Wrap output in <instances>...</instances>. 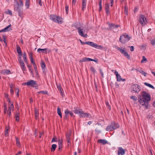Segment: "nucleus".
<instances>
[{"label":"nucleus","mask_w":155,"mask_h":155,"mask_svg":"<svg viewBox=\"0 0 155 155\" xmlns=\"http://www.w3.org/2000/svg\"><path fill=\"white\" fill-rule=\"evenodd\" d=\"M116 49L120 51L121 53L124 55L128 59H130V56L129 55L128 53L126 51V49L125 48L123 49H122L121 48L116 47Z\"/></svg>","instance_id":"3"},{"label":"nucleus","mask_w":155,"mask_h":155,"mask_svg":"<svg viewBox=\"0 0 155 155\" xmlns=\"http://www.w3.org/2000/svg\"><path fill=\"white\" fill-rule=\"evenodd\" d=\"M90 70L93 73H94L96 72V71L93 67H91L90 68Z\"/></svg>","instance_id":"41"},{"label":"nucleus","mask_w":155,"mask_h":155,"mask_svg":"<svg viewBox=\"0 0 155 155\" xmlns=\"http://www.w3.org/2000/svg\"><path fill=\"white\" fill-rule=\"evenodd\" d=\"M17 51L18 53V54H19L20 55H21L22 54L21 49L20 47L19 46H17Z\"/></svg>","instance_id":"25"},{"label":"nucleus","mask_w":155,"mask_h":155,"mask_svg":"<svg viewBox=\"0 0 155 155\" xmlns=\"http://www.w3.org/2000/svg\"><path fill=\"white\" fill-rule=\"evenodd\" d=\"M116 77L117 80L118 81H125L126 80L125 79H122L120 74H118L117 76H116Z\"/></svg>","instance_id":"20"},{"label":"nucleus","mask_w":155,"mask_h":155,"mask_svg":"<svg viewBox=\"0 0 155 155\" xmlns=\"http://www.w3.org/2000/svg\"><path fill=\"white\" fill-rule=\"evenodd\" d=\"M20 65L22 70L23 71H25V66L24 63L22 64H20Z\"/></svg>","instance_id":"39"},{"label":"nucleus","mask_w":155,"mask_h":155,"mask_svg":"<svg viewBox=\"0 0 155 155\" xmlns=\"http://www.w3.org/2000/svg\"><path fill=\"white\" fill-rule=\"evenodd\" d=\"M15 4L14 6L18 7H20V8H22L24 5L23 2L22 0H18V2L16 0H15Z\"/></svg>","instance_id":"10"},{"label":"nucleus","mask_w":155,"mask_h":155,"mask_svg":"<svg viewBox=\"0 0 155 155\" xmlns=\"http://www.w3.org/2000/svg\"><path fill=\"white\" fill-rule=\"evenodd\" d=\"M24 85H27L28 86H30L32 87H34L37 85L36 82L34 80H30L28 81L27 82L23 84Z\"/></svg>","instance_id":"9"},{"label":"nucleus","mask_w":155,"mask_h":155,"mask_svg":"<svg viewBox=\"0 0 155 155\" xmlns=\"http://www.w3.org/2000/svg\"><path fill=\"white\" fill-rule=\"evenodd\" d=\"M139 21L142 26H144L147 23L146 18L143 15H141L140 16Z\"/></svg>","instance_id":"7"},{"label":"nucleus","mask_w":155,"mask_h":155,"mask_svg":"<svg viewBox=\"0 0 155 155\" xmlns=\"http://www.w3.org/2000/svg\"><path fill=\"white\" fill-rule=\"evenodd\" d=\"M112 125L111 124H109L108 126H107V131H113V129H112L111 127Z\"/></svg>","instance_id":"34"},{"label":"nucleus","mask_w":155,"mask_h":155,"mask_svg":"<svg viewBox=\"0 0 155 155\" xmlns=\"http://www.w3.org/2000/svg\"><path fill=\"white\" fill-rule=\"evenodd\" d=\"M98 142L101 143L103 144H105L107 143V141L105 140L100 139L98 140Z\"/></svg>","instance_id":"23"},{"label":"nucleus","mask_w":155,"mask_h":155,"mask_svg":"<svg viewBox=\"0 0 155 155\" xmlns=\"http://www.w3.org/2000/svg\"><path fill=\"white\" fill-rule=\"evenodd\" d=\"M130 98L133 100L134 103H137V99L136 97L132 96L130 97Z\"/></svg>","instance_id":"24"},{"label":"nucleus","mask_w":155,"mask_h":155,"mask_svg":"<svg viewBox=\"0 0 155 155\" xmlns=\"http://www.w3.org/2000/svg\"><path fill=\"white\" fill-rule=\"evenodd\" d=\"M109 26L110 29L113 30L114 32H117L119 31V25H115L113 24H109Z\"/></svg>","instance_id":"4"},{"label":"nucleus","mask_w":155,"mask_h":155,"mask_svg":"<svg viewBox=\"0 0 155 155\" xmlns=\"http://www.w3.org/2000/svg\"><path fill=\"white\" fill-rule=\"evenodd\" d=\"M140 87L137 84L132 85L131 87V90L135 93H138L140 90Z\"/></svg>","instance_id":"6"},{"label":"nucleus","mask_w":155,"mask_h":155,"mask_svg":"<svg viewBox=\"0 0 155 155\" xmlns=\"http://www.w3.org/2000/svg\"><path fill=\"white\" fill-rule=\"evenodd\" d=\"M81 110H78V107H76L74 108V109L73 110V112L75 114H79L80 113V111H81Z\"/></svg>","instance_id":"22"},{"label":"nucleus","mask_w":155,"mask_h":155,"mask_svg":"<svg viewBox=\"0 0 155 155\" xmlns=\"http://www.w3.org/2000/svg\"><path fill=\"white\" fill-rule=\"evenodd\" d=\"M6 13L7 14H9L10 15H12V12L10 10H8L6 12Z\"/></svg>","instance_id":"50"},{"label":"nucleus","mask_w":155,"mask_h":155,"mask_svg":"<svg viewBox=\"0 0 155 155\" xmlns=\"http://www.w3.org/2000/svg\"><path fill=\"white\" fill-rule=\"evenodd\" d=\"M65 11L67 14L68 13V5H67L65 6Z\"/></svg>","instance_id":"47"},{"label":"nucleus","mask_w":155,"mask_h":155,"mask_svg":"<svg viewBox=\"0 0 155 155\" xmlns=\"http://www.w3.org/2000/svg\"><path fill=\"white\" fill-rule=\"evenodd\" d=\"M41 93L42 94H47L48 92L47 91H41Z\"/></svg>","instance_id":"60"},{"label":"nucleus","mask_w":155,"mask_h":155,"mask_svg":"<svg viewBox=\"0 0 155 155\" xmlns=\"http://www.w3.org/2000/svg\"><path fill=\"white\" fill-rule=\"evenodd\" d=\"M19 113L18 112L15 115V120L17 121H18L19 120Z\"/></svg>","instance_id":"29"},{"label":"nucleus","mask_w":155,"mask_h":155,"mask_svg":"<svg viewBox=\"0 0 155 155\" xmlns=\"http://www.w3.org/2000/svg\"><path fill=\"white\" fill-rule=\"evenodd\" d=\"M94 61L95 62L97 61V60H94L92 59L91 58L84 57V58H82L79 61V62H86V61Z\"/></svg>","instance_id":"15"},{"label":"nucleus","mask_w":155,"mask_h":155,"mask_svg":"<svg viewBox=\"0 0 155 155\" xmlns=\"http://www.w3.org/2000/svg\"><path fill=\"white\" fill-rule=\"evenodd\" d=\"M138 71L142 74L144 76H146L147 75V73L144 71L142 70H139Z\"/></svg>","instance_id":"35"},{"label":"nucleus","mask_w":155,"mask_h":155,"mask_svg":"<svg viewBox=\"0 0 155 155\" xmlns=\"http://www.w3.org/2000/svg\"><path fill=\"white\" fill-rule=\"evenodd\" d=\"M35 114L36 119H37L38 117L39 113L37 109L35 110Z\"/></svg>","instance_id":"36"},{"label":"nucleus","mask_w":155,"mask_h":155,"mask_svg":"<svg viewBox=\"0 0 155 155\" xmlns=\"http://www.w3.org/2000/svg\"><path fill=\"white\" fill-rule=\"evenodd\" d=\"M111 124L112 125L111 128L112 129H113V130L119 127V125L113 122Z\"/></svg>","instance_id":"17"},{"label":"nucleus","mask_w":155,"mask_h":155,"mask_svg":"<svg viewBox=\"0 0 155 155\" xmlns=\"http://www.w3.org/2000/svg\"><path fill=\"white\" fill-rule=\"evenodd\" d=\"M151 44L152 45H155V40H152L151 41Z\"/></svg>","instance_id":"62"},{"label":"nucleus","mask_w":155,"mask_h":155,"mask_svg":"<svg viewBox=\"0 0 155 155\" xmlns=\"http://www.w3.org/2000/svg\"><path fill=\"white\" fill-rule=\"evenodd\" d=\"M41 65L42 69H45V65L44 62H43L41 63Z\"/></svg>","instance_id":"44"},{"label":"nucleus","mask_w":155,"mask_h":155,"mask_svg":"<svg viewBox=\"0 0 155 155\" xmlns=\"http://www.w3.org/2000/svg\"><path fill=\"white\" fill-rule=\"evenodd\" d=\"M23 58L24 61L25 63H27V61L26 58V54L25 52H24L23 53Z\"/></svg>","instance_id":"33"},{"label":"nucleus","mask_w":155,"mask_h":155,"mask_svg":"<svg viewBox=\"0 0 155 155\" xmlns=\"http://www.w3.org/2000/svg\"><path fill=\"white\" fill-rule=\"evenodd\" d=\"M4 73H5L6 74H9L10 73V71L9 70H4Z\"/></svg>","instance_id":"51"},{"label":"nucleus","mask_w":155,"mask_h":155,"mask_svg":"<svg viewBox=\"0 0 155 155\" xmlns=\"http://www.w3.org/2000/svg\"><path fill=\"white\" fill-rule=\"evenodd\" d=\"M147 61V59L145 57V56H143L142 57V59L141 61V63H143L144 62V61L146 62Z\"/></svg>","instance_id":"42"},{"label":"nucleus","mask_w":155,"mask_h":155,"mask_svg":"<svg viewBox=\"0 0 155 155\" xmlns=\"http://www.w3.org/2000/svg\"><path fill=\"white\" fill-rule=\"evenodd\" d=\"M9 110H11V109L13 110L14 108V106L13 104H12L9 107Z\"/></svg>","instance_id":"58"},{"label":"nucleus","mask_w":155,"mask_h":155,"mask_svg":"<svg viewBox=\"0 0 155 155\" xmlns=\"http://www.w3.org/2000/svg\"><path fill=\"white\" fill-rule=\"evenodd\" d=\"M138 101L140 104L143 106L145 108H148V102L151 99L150 96L149 94L146 91H143L141 95L138 97Z\"/></svg>","instance_id":"1"},{"label":"nucleus","mask_w":155,"mask_h":155,"mask_svg":"<svg viewBox=\"0 0 155 155\" xmlns=\"http://www.w3.org/2000/svg\"><path fill=\"white\" fill-rule=\"evenodd\" d=\"M29 55H30V56H31V62L33 64H34V63H35V62H34V61L33 59V58H32V57L31 54H30Z\"/></svg>","instance_id":"52"},{"label":"nucleus","mask_w":155,"mask_h":155,"mask_svg":"<svg viewBox=\"0 0 155 155\" xmlns=\"http://www.w3.org/2000/svg\"><path fill=\"white\" fill-rule=\"evenodd\" d=\"M21 8L20 7H18L14 6V9L15 11L17 12L19 16L21 17L23 14V11L22 10L21 8Z\"/></svg>","instance_id":"12"},{"label":"nucleus","mask_w":155,"mask_h":155,"mask_svg":"<svg viewBox=\"0 0 155 155\" xmlns=\"http://www.w3.org/2000/svg\"><path fill=\"white\" fill-rule=\"evenodd\" d=\"M19 63L20 64H22L24 63L23 61L21 59V58L19 60Z\"/></svg>","instance_id":"61"},{"label":"nucleus","mask_w":155,"mask_h":155,"mask_svg":"<svg viewBox=\"0 0 155 155\" xmlns=\"http://www.w3.org/2000/svg\"><path fill=\"white\" fill-rule=\"evenodd\" d=\"M3 37L4 40L3 41L4 42V43H5V47H6L7 46V43L6 41V40L5 39V36H3Z\"/></svg>","instance_id":"49"},{"label":"nucleus","mask_w":155,"mask_h":155,"mask_svg":"<svg viewBox=\"0 0 155 155\" xmlns=\"http://www.w3.org/2000/svg\"><path fill=\"white\" fill-rule=\"evenodd\" d=\"M95 132L97 134H98L101 132V130L100 129L97 128L95 130Z\"/></svg>","instance_id":"45"},{"label":"nucleus","mask_w":155,"mask_h":155,"mask_svg":"<svg viewBox=\"0 0 155 155\" xmlns=\"http://www.w3.org/2000/svg\"><path fill=\"white\" fill-rule=\"evenodd\" d=\"M144 84L146 86H147L149 87H150L152 89H154V86H153L152 85H151L149 83L145 82L144 83Z\"/></svg>","instance_id":"31"},{"label":"nucleus","mask_w":155,"mask_h":155,"mask_svg":"<svg viewBox=\"0 0 155 155\" xmlns=\"http://www.w3.org/2000/svg\"><path fill=\"white\" fill-rule=\"evenodd\" d=\"M62 147V141L59 140L58 141V148L59 150H60Z\"/></svg>","instance_id":"32"},{"label":"nucleus","mask_w":155,"mask_h":155,"mask_svg":"<svg viewBox=\"0 0 155 155\" xmlns=\"http://www.w3.org/2000/svg\"><path fill=\"white\" fill-rule=\"evenodd\" d=\"M131 37L129 36L126 34H122L119 38V41L122 44H124L128 41Z\"/></svg>","instance_id":"2"},{"label":"nucleus","mask_w":155,"mask_h":155,"mask_svg":"<svg viewBox=\"0 0 155 155\" xmlns=\"http://www.w3.org/2000/svg\"><path fill=\"white\" fill-rule=\"evenodd\" d=\"M33 67H34V68L35 69V71H36V70H37V67L36 65L35 64V63H34Z\"/></svg>","instance_id":"56"},{"label":"nucleus","mask_w":155,"mask_h":155,"mask_svg":"<svg viewBox=\"0 0 155 155\" xmlns=\"http://www.w3.org/2000/svg\"><path fill=\"white\" fill-rule=\"evenodd\" d=\"M71 132L66 133V137L67 141L68 143V146H69L71 144Z\"/></svg>","instance_id":"14"},{"label":"nucleus","mask_w":155,"mask_h":155,"mask_svg":"<svg viewBox=\"0 0 155 155\" xmlns=\"http://www.w3.org/2000/svg\"><path fill=\"white\" fill-rule=\"evenodd\" d=\"M101 3H102V0H100L99 1V11H100L102 8V5H101Z\"/></svg>","instance_id":"40"},{"label":"nucleus","mask_w":155,"mask_h":155,"mask_svg":"<svg viewBox=\"0 0 155 155\" xmlns=\"http://www.w3.org/2000/svg\"><path fill=\"white\" fill-rule=\"evenodd\" d=\"M70 111H69L68 110H66L65 111V114L66 115H68L69 114Z\"/></svg>","instance_id":"55"},{"label":"nucleus","mask_w":155,"mask_h":155,"mask_svg":"<svg viewBox=\"0 0 155 155\" xmlns=\"http://www.w3.org/2000/svg\"><path fill=\"white\" fill-rule=\"evenodd\" d=\"M57 87L58 90L60 91L61 93L62 94V91H63V89L61 87V86L60 85H58Z\"/></svg>","instance_id":"30"},{"label":"nucleus","mask_w":155,"mask_h":155,"mask_svg":"<svg viewBox=\"0 0 155 155\" xmlns=\"http://www.w3.org/2000/svg\"><path fill=\"white\" fill-rule=\"evenodd\" d=\"M79 116L81 118H90L91 117V115L89 113H85L82 110L80 111L79 114Z\"/></svg>","instance_id":"8"},{"label":"nucleus","mask_w":155,"mask_h":155,"mask_svg":"<svg viewBox=\"0 0 155 155\" xmlns=\"http://www.w3.org/2000/svg\"><path fill=\"white\" fill-rule=\"evenodd\" d=\"M86 1L85 0H83L82 2V10L84 11L86 8Z\"/></svg>","instance_id":"21"},{"label":"nucleus","mask_w":155,"mask_h":155,"mask_svg":"<svg viewBox=\"0 0 155 155\" xmlns=\"http://www.w3.org/2000/svg\"><path fill=\"white\" fill-rule=\"evenodd\" d=\"M129 47L130 48V50L131 51H134V47L133 46H129Z\"/></svg>","instance_id":"53"},{"label":"nucleus","mask_w":155,"mask_h":155,"mask_svg":"<svg viewBox=\"0 0 155 155\" xmlns=\"http://www.w3.org/2000/svg\"><path fill=\"white\" fill-rule=\"evenodd\" d=\"M11 26V25H10L6 28H5L3 30H2V31H0V32L1 31H9V30L10 29V27Z\"/></svg>","instance_id":"26"},{"label":"nucleus","mask_w":155,"mask_h":155,"mask_svg":"<svg viewBox=\"0 0 155 155\" xmlns=\"http://www.w3.org/2000/svg\"><path fill=\"white\" fill-rule=\"evenodd\" d=\"M15 139L17 145L18 146L20 145V142L17 137H15Z\"/></svg>","instance_id":"46"},{"label":"nucleus","mask_w":155,"mask_h":155,"mask_svg":"<svg viewBox=\"0 0 155 155\" xmlns=\"http://www.w3.org/2000/svg\"><path fill=\"white\" fill-rule=\"evenodd\" d=\"M15 91H16V92L17 93V96L18 97L19 95V91L18 89L16 88L15 89Z\"/></svg>","instance_id":"54"},{"label":"nucleus","mask_w":155,"mask_h":155,"mask_svg":"<svg viewBox=\"0 0 155 155\" xmlns=\"http://www.w3.org/2000/svg\"><path fill=\"white\" fill-rule=\"evenodd\" d=\"M124 12L126 15L128 14V7L126 6H124Z\"/></svg>","instance_id":"43"},{"label":"nucleus","mask_w":155,"mask_h":155,"mask_svg":"<svg viewBox=\"0 0 155 155\" xmlns=\"http://www.w3.org/2000/svg\"><path fill=\"white\" fill-rule=\"evenodd\" d=\"M76 28L78 30V32L79 35L84 38H87V35L86 34H84V30L81 29L80 27H78L76 26Z\"/></svg>","instance_id":"5"},{"label":"nucleus","mask_w":155,"mask_h":155,"mask_svg":"<svg viewBox=\"0 0 155 155\" xmlns=\"http://www.w3.org/2000/svg\"><path fill=\"white\" fill-rule=\"evenodd\" d=\"M57 113L61 118H62V116L61 112V109L58 107L57 108Z\"/></svg>","instance_id":"28"},{"label":"nucleus","mask_w":155,"mask_h":155,"mask_svg":"<svg viewBox=\"0 0 155 155\" xmlns=\"http://www.w3.org/2000/svg\"><path fill=\"white\" fill-rule=\"evenodd\" d=\"M84 44L90 45L95 48H98L99 47H100V46L98 45L97 44L92 42H84Z\"/></svg>","instance_id":"13"},{"label":"nucleus","mask_w":155,"mask_h":155,"mask_svg":"<svg viewBox=\"0 0 155 155\" xmlns=\"http://www.w3.org/2000/svg\"><path fill=\"white\" fill-rule=\"evenodd\" d=\"M125 153V151L122 147H119L117 152L118 155H123Z\"/></svg>","instance_id":"16"},{"label":"nucleus","mask_w":155,"mask_h":155,"mask_svg":"<svg viewBox=\"0 0 155 155\" xmlns=\"http://www.w3.org/2000/svg\"><path fill=\"white\" fill-rule=\"evenodd\" d=\"M53 21L58 24H61V19L59 16H57V18H54V20H53Z\"/></svg>","instance_id":"18"},{"label":"nucleus","mask_w":155,"mask_h":155,"mask_svg":"<svg viewBox=\"0 0 155 155\" xmlns=\"http://www.w3.org/2000/svg\"><path fill=\"white\" fill-rule=\"evenodd\" d=\"M10 93L12 94H14V91L13 89H10Z\"/></svg>","instance_id":"63"},{"label":"nucleus","mask_w":155,"mask_h":155,"mask_svg":"<svg viewBox=\"0 0 155 155\" xmlns=\"http://www.w3.org/2000/svg\"><path fill=\"white\" fill-rule=\"evenodd\" d=\"M21 8L20 7H18L14 6V9L15 11L17 12L19 16L21 17L23 14V11L22 10L21 8Z\"/></svg>","instance_id":"11"},{"label":"nucleus","mask_w":155,"mask_h":155,"mask_svg":"<svg viewBox=\"0 0 155 155\" xmlns=\"http://www.w3.org/2000/svg\"><path fill=\"white\" fill-rule=\"evenodd\" d=\"M137 11H138V8L137 7H136L134 9V12L135 13L137 12Z\"/></svg>","instance_id":"64"},{"label":"nucleus","mask_w":155,"mask_h":155,"mask_svg":"<svg viewBox=\"0 0 155 155\" xmlns=\"http://www.w3.org/2000/svg\"><path fill=\"white\" fill-rule=\"evenodd\" d=\"M28 68H29V71H30L31 72V74H32V75H33V72H32V70H31V67L30 66H29V65H28Z\"/></svg>","instance_id":"48"},{"label":"nucleus","mask_w":155,"mask_h":155,"mask_svg":"<svg viewBox=\"0 0 155 155\" xmlns=\"http://www.w3.org/2000/svg\"><path fill=\"white\" fill-rule=\"evenodd\" d=\"M8 129H7L5 131V136H7L8 133Z\"/></svg>","instance_id":"59"},{"label":"nucleus","mask_w":155,"mask_h":155,"mask_svg":"<svg viewBox=\"0 0 155 155\" xmlns=\"http://www.w3.org/2000/svg\"><path fill=\"white\" fill-rule=\"evenodd\" d=\"M30 1V0H25V5L27 8H28L29 7Z\"/></svg>","instance_id":"27"},{"label":"nucleus","mask_w":155,"mask_h":155,"mask_svg":"<svg viewBox=\"0 0 155 155\" xmlns=\"http://www.w3.org/2000/svg\"><path fill=\"white\" fill-rule=\"evenodd\" d=\"M40 50H43L45 51V53H49L51 52V50L47 48H45L44 49L38 48L37 50V51L39 52Z\"/></svg>","instance_id":"19"},{"label":"nucleus","mask_w":155,"mask_h":155,"mask_svg":"<svg viewBox=\"0 0 155 155\" xmlns=\"http://www.w3.org/2000/svg\"><path fill=\"white\" fill-rule=\"evenodd\" d=\"M99 71H100V72L101 73V76L102 77H104L103 73V72L102 71V70L101 69H99Z\"/></svg>","instance_id":"57"},{"label":"nucleus","mask_w":155,"mask_h":155,"mask_svg":"<svg viewBox=\"0 0 155 155\" xmlns=\"http://www.w3.org/2000/svg\"><path fill=\"white\" fill-rule=\"evenodd\" d=\"M57 18V16L56 15H50V19L52 20H54V18Z\"/></svg>","instance_id":"37"},{"label":"nucleus","mask_w":155,"mask_h":155,"mask_svg":"<svg viewBox=\"0 0 155 155\" xmlns=\"http://www.w3.org/2000/svg\"><path fill=\"white\" fill-rule=\"evenodd\" d=\"M57 146L55 144H53L52 145L51 150L52 151H54L56 148Z\"/></svg>","instance_id":"38"}]
</instances>
